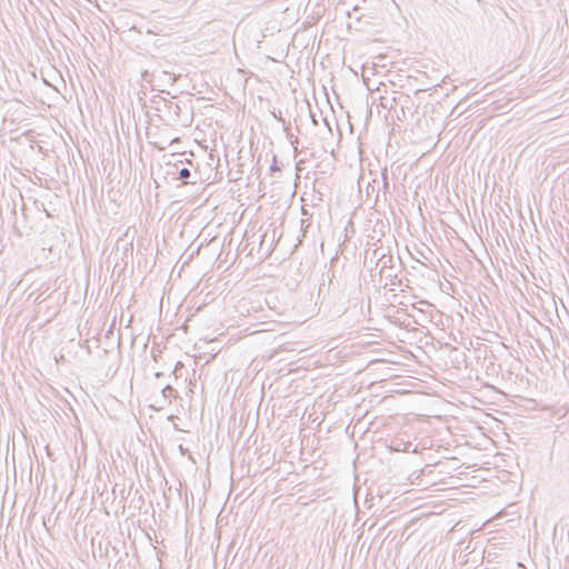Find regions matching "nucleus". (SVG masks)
I'll return each instance as SVG.
<instances>
[{
    "label": "nucleus",
    "mask_w": 569,
    "mask_h": 569,
    "mask_svg": "<svg viewBox=\"0 0 569 569\" xmlns=\"http://www.w3.org/2000/svg\"><path fill=\"white\" fill-rule=\"evenodd\" d=\"M179 179L183 182V183H189L190 181V178H191V171L188 169V168H182L179 170Z\"/></svg>",
    "instance_id": "1"
},
{
    "label": "nucleus",
    "mask_w": 569,
    "mask_h": 569,
    "mask_svg": "<svg viewBox=\"0 0 569 569\" xmlns=\"http://www.w3.org/2000/svg\"><path fill=\"white\" fill-rule=\"evenodd\" d=\"M162 396L166 398V399H170V398H176L177 397V390L173 389L170 385L166 386L163 389H162Z\"/></svg>",
    "instance_id": "2"
},
{
    "label": "nucleus",
    "mask_w": 569,
    "mask_h": 569,
    "mask_svg": "<svg viewBox=\"0 0 569 569\" xmlns=\"http://www.w3.org/2000/svg\"><path fill=\"white\" fill-rule=\"evenodd\" d=\"M161 76L164 77L170 84H173L177 80V76L168 71H162Z\"/></svg>",
    "instance_id": "3"
},
{
    "label": "nucleus",
    "mask_w": 569,
    "mask_h": 569,
    "mask_svg": "<svg viewBox=\"0 0 569 569\" xmlns=\"http://www.w3.org/2000/svg\"><path fill=\"white\" fill-rule=\"evenodd\" d=\"M382 179H383V189H388L389 188V182H388V176H387V169H385L382 171Z\"/></svg>",
    "instance_id": "4"
},
{
    "label": "nucleus",
    "mask_w": 569,
    "mask_h": 569,
    "mask_svg": "<svg viewBox=\"0 0 569 569\" xmlns=\"http://www.w3.org/2000/svg\"><path fill=\"white\" fill-rule=\"evenodd\" d=\"M298 143H299V140L297 137L293 140H291V144L293 147L295 152L298 151Z\"/></svg>",
    "instance_id": "5"
},
{
    "label": "nucleus",
    "mask_w": 569,
    "mask_h": 569,
    "mask_svg": "<svg viewBox=\"0 0 569 569\" xmlns=\"http://www.w3.org/2000/svg\"><path fill=\"white\" fill-rule=\"evenodd\" d=\"M141 76L143 80L149 81L150 73L147 70L143 71Z\"/></svg>",
    "instance_id": "6"
},
{
    "label": "nucleus",
    "mask_w": 569,
    "mask_h": 569,
    "mask_svg": "<svg viewBox=\"0 0 569 569\" xmlns=\"http://www.w3.org/2000/svg\"><path fill=\"white\" fill-rule=\"evenodd\" d=\"M170 109H173L176 114H178L179 111H180V107L178 104H176V103L173 106H171Z\"/></svg>",
    "instance_id": "7"
},
{
    "label": "nucleus",
    "mask_w": 569,
    "mask_h": 569,
    "mask_svg": "<svg viewBox=\"0 0 569 569\" xmlns=\"http://www.w3.org/2000/svg\"><path fill=\"white\" fill-rule=\"evenodd\" d=\"M312 122H313L315 124H317V120L315 119V117H313V116H312Z\"/></svg>",
    "instance_id": "8"
}]
</instances>
